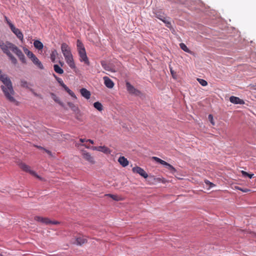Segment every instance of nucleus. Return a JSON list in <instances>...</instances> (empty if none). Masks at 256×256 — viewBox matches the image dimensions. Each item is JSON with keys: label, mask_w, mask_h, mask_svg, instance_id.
Wrapping results in <instances>:
<instances>
[{"label": "nucleus", "mask_w": 256, "mask_h": 256, "mask_svg": "<svg viewBox=\"0 0 256 256\" xmlns=\"http://www.w3.org/2000/svg\"><path fill=\"white\" fill-rule=\"evenodd\" d=\"M0 48L4 53L8 56L13 64H16L18 61L16 58L11 54L10 50L14 53L22 63L26 62L25 56L22 52L14 44L8 41L4 42L0 40Z\"/></svg>", "instance_id": "obj_1"}, {"label": "nucleus", "mask_w": 256, "mask_h": 256, "mask_svg": "<svg viewBox=\"0 0 256 256\" xmlns=\"http://www.w3.org/2000/svg\"><path fill=\"white\" fill-rule=\"evenodd\" d=\"M0 80L2 81L4 84L1 86L0 88L6 100L16 106L18 105V102L16 100L14 96L15 92L13 89L10 80L6 75L2 74L0 73Z\"/></svg>", "instance_id": "obj_2"}, {"label": "nucleus", "mask_w": 256, "mask_h": 256, "mask_svg": "<svg viewBox=\"0 0 256 256\" xmlns=\"http://www.w3.org/2000/svg\"><path fill=\"white\" fill-rule=\"evenodd\" d=\"M61 49L67 64L71 68H76V64L70 52V47L66 43H62L61 45Z\"/></svg>", "instance_id": "obj_3"}, {"label": "nucleus", "mask_w": 256, "mask_h": 256, "mask_svg": "<svg viewBox=\"0 0 256 256\" xmlns=\"http://www.w3.org/2000/svg\"><path fill=\"white\" fill-rule=\"evenodd\" d=\"M152 159L155 160L156 162H158L164 166H165L168 170H170L172 174H174L176 172V168L171 164L168 163L167 162L161 160L160 158L153 156Z\"/></svg>", "instance_id": "obj_4"}, {"label": "nucleus", "mask_w": 256, "mask_h": 256, "mask_svg": "<svg viewBox=\"0 0 256 256\" xmlns=\"http://www.w3.org/2000/svg\"><path fill=\"white\" fill-rule=\"evenodd\" d=\"M19 166L20 168L22 169L23 170L26 172H29L30 174L36 177L37 178H38V179H40V180H42V178L40 177V176H38L36 173L35 172H34V170H32L30 169V167L26 165V164H24V163H22V162H20V164H19Z\"/></svg>", "instance_id": "obj_5"}, {"label": "nucleus", "mask_w": 256, "mask_h": 256, "mask_svg": "<svg viewBox=\"0 0 256 256\" xmlns=\"http://www.w3.org/2000/svg\"><path fill=\"white\" fill-rule=\"evenodd\" d=\"M126 90L130 94L135 96H139L140 94V92L134 88L129 82H126Z\"/></svg>", "instance_id": "obj_6"}, {"label": "nucleus", "mask_w": 256, "mask_h": 256, "mask_svg": "<svg viewBox=\"0 0 256 256\" xmlns=\"http://www.w3.org/2000/svg\"><path fill=\"white\" fill-rule=\"evenodd\" d=\"M132 171L134 173L139 174L140 176L146 178L148 177V174L145 170L140 166H136L132 168Z\"/></svg>", "instance_id": "obj_7"}, {"label": "nucleus", "mask_w": 256, "mask_h": 256, "mask_svg": "<svg viewBox=\"0 0 256 256\" xmlns=\"http://www.w3.org/2000/svg\"><path fill=\"white\" fill-rule=\"evenodd\" d=\"M82 158L91 164H94L95 160L93 156L91 155V154L85 150L82 152Z\"/></svg>", "instance_id": "obj_8"}, {"label": "nucleus", "mask_w": 256, "mask_h": 256, "mask_svg": "<svg viewBox=\"0 0 256 256\" xmlns=\"http://www.w3.org/2000/svg\"><path fill=\"white\" fill-rule=\"evenodd\" d=\"M78 54L80 56V60L81 62H84L87 65H90V62H89L88 58L86 56V50L79 52Z\"/></svg>", "instance_id": "obj_9"}, {"label": "nucleus", "mask_w": 256, "mask_h": 256, "mask_svg": "<svg viewBox=\"0 0 256 256\" xmlns=\"http://www.w3.org/2000/svg\"><path fill=\"white\" fill-rule=\"evenodd\" d=\"M10 30L20 40L23 39V34L18 28H15L14 26H12Z\"/></svg>", "instance_id": "obj_10"}, {"label": "nucleus", "mask_w": 256, "mask_h": 256, "mask_svg": "<svg viewBox=\"0 0 256 256\" xmlns=\"http://www.w3.org/2000/svg\"><path fill=\"white\" fill-rule=\"evenodd\" d=\"M104 80V84L105 86L109 88H112L114 86V83L112 82V80L110 79L108 76H104L103 78Z\"/></svg>", "instance_id": "obj_11"}, {"label": "nucleus", "mask_w": 256, "mask_h": 256, "mask_svg": "<svg viewBox=\"0 0 256 256\" xmlns=\"http://www.w3.org/2000/svg\"><path fill=\"white\" fill-rule=\"evenodd\" d=\"M230 101L234 104H244V102L242 100L234 96H231L230 98Z\"/></svg>", "instance_id": "obj_12"}, {"label": "nucleus", "mask_w": 256, "mask_h": 256, "mask_svg": "<svg viewBox=\"0 0 256 256\" xmlns=\"http://www.w3.org/2000/svg\"><path fill=\"white\" fill-rule=\"evenodd\" d=\"M80 93L81 95L87 100L90 98V92L85 88H82L80 90Z\"/></svg>", "instance_id": "obj_13"}, {"label": "nucleus", "mask_w": 256, "mask_h": 256, "mask_svg": "<svg viewBox=\"0 0 256 256\" xmlns=\"http://www.w3.org/2000/svg\"><path fill=\"white\" fill-rule=\"evenodd\" d=\"M31 60L32 62L39 68L42 70L44 69L43 65L42 62L39 60L34 56L32 58Z\"/></svg>", "instance_id": "obj_14"}, {"label": "nucleus", "mask_w": 256, "mask_h": 256, "mask_svg": "<svg viewBox=\"0 0 256 256\" xmlns=\"http://www.w3.org/2000/svg\"><path fill=\"white\" fill-rule=\"evenodd\" d=\"M118 162L123 167H126L129 164L128 160L123 156H120L118 158Z\"/></svg>", "instance_id": "obj_15"}, {"label": "nucleus", "mask_w": 256, "mask_h": 256, "mask_svg": "<svg viewBox=\"0 0 256 256\" xmlns=\"http://www.w3.org/2000/svg\"><path fill=\"white\" fill-rule=\"evenodd\" d=\"M87 240L84 236H80L76 238V244L77 245H82L86 242Z\"/></svg>", "instance_id": "obj_16"}, {"label": "nucleus", "mask_w": 256, "mask_h": 256, "mask_svg": "<svg viewBox=\"0 0 256 256\" xmlns=\"http://www.w3.org/2000/svg\"><path fill=\"white\" fill-rule=\"evenodd\" d=\"M34 48L38 50L42 51V50L44 48L42 43L38 40H34Z\"/></svg>", "instance_id": "obj_17"}, {"label": "nucleus", "mask_w": 256, "mask_h": 256, "mask_svg": "<svg viewBox=\"0 0 256 256\" xmlns=\"http://www.w3.org/2000/svg\"><path fill=\"white\" fill-rule=\"evenodd\" d=\"M34 218L35 220L38 222H40L45 224H48V219L47 218H43L40 216H36Z\"/></svg>", "instance_id": "obj_18"}, {"label": "nucleus", "mask_w": 256, "mask_h": 256, "mask_svg": "<svg viewBox=\"0 0 256 256\" xmlns=\"http://www.w3.org/2000/svg\"><path fill=\"white\" fill-rule=\"evenodd\" d=\"M76 46H77V48H78V52L86 50L83 44L80 40H77Z\"/></svg>", "instance_id": "obj_19"}, {"label": "nucleus", "mask_w": 256, "mask_h": 256, "mask_svg": "<svg viewBox=\"0 0 256 256\" xmlns=\"http://www.w3.org/2000/svg\"><path fill=\"white\" fill-rule=\"evenodd\" d=\"M99 152L105 154H110L111 152L110 150L106 146H100Z\"/></svg>", "instance_id": "obj_20"}, {"label": "nucleus", "mask_w": 256, "mask_h": 256, "mask_svg": "<svg viewBox=\"0 0 256 256\" xmlns=\"http://www.w3.org/2000/svg\"><path fill=\"white\" fill-rule=\"evenodd\" d=\"M101 64H102V68L106 70L110 71V72H114V70H112L110 66L108 64H106L105 62L102 61L101 62Z\"/></svg>", "instance_id": "obj_21"}, {"label": "nucleus", "mask_w": 256, "mask_h": 256, "mask_svg": "<svg viewBox=\"0 0 256 256\" xmlns=\"http://www.w3.org/2000/svg\"><path fill=\"white\" fill-rule=\"evenodd\" d=\"M54 72L58 74H61L64 73V70L58 64H54Z\"/></svg>", "instance_id": "obj_22"}, {"label": "nucleus", "mask_w": 256, "mask_h": 256, "mask_svg": "<svg viewBox=\"0 0 256 256\" xmlns=\"http://www.w3.org/2000/svg\"><path fill=\"white\" fill-rule=\"evenodd\" d=\"M155 16L160 20H163L164 18L166 16L162 12H155Z\"/></svg>", "instance_id": "obj_23"}, {"label": "nucleus", "mask_w": 256, "mask_h": 256, "mask_svg": "<svg viewBox=\"0 0 256 256\" xmlns=\"http://www.w3.org/2000/svg\"><path fill=\"white\" fill-rule=\"evenodd\" d=\"M52 98L57 103H58L60 105L62 106V107H64V104L60 100L59 98L54 94H51Z\"/></svg>", "instance_id": "obj_24"}, {"label": "nucleus", "mask_w": 256, "mask_h": 256, "mask_svg": "<svg viewBox=\"0 0 256 256\" xmlns=\"http://www.w3.org/2000/svg\"><path fill=\"white\" fill-rule=\"evenodd\" d=\"M94 106L98 111H102L103 110V106L102 104L98 102H95L94 104Z\"/></svg>", "instance_id": "obj_25"}, {"label": "nucleus", "mask_w": 256, "mask_h": 256, "mask_svg": "<svg viewBox=\"0 0 256 256\" xmlns=\"http://www.w3.org/2000/svg\"><path fill=\"white\" fill-rule=\"evenodd\" d=\"M68 105L72 111L74 112L78 111V107L76 106L74 104L70 102H68Z\"/></svg>", "instance_id": "obj_26"}, {"label": "nucleus", "mask_w": 256, "mask_h": 256, "mask_svg": "<svg viewBox=\"0 0 256 256\" xmlns=\"http://www.w3.org/2000/svg\"><path fill=\"white\" fill-rule=\"evenodd\" d=\"M162 21L166 24V26L168 28H172L170 22L166 16Z\"/></svg>", "instance_id": "obj_27"}, {"label": "nucleus", "mask_w": 256, "mask_h": 256, "mask_svg": "<svg viewBox=\"0 0 256 256\" xmlns=\"http://www.w3.org/2000/svg\"><path fill=\"white\" fill-rule=\"evenodd\" d=\"M24 52L25 54L27 55V56L31 59L32 58L33 56H34L35 55L30 51L28 48H24Z\"/></svg>", "instance_id": "obj_28"}, {"label": "nucleus", "mask_w": 256, "mask_h": 256, "mask_svg": "<svg viewBox=\"0 0 256 256\" xmlns=\"http://www.w3.org/2000/svg\"><path fill=\"white\" fill-rule=\"evenodd\" d=\"M180 48L184 52H188V53H192L191 51L184 44L181 43L180 44Z\"/></svg>", "instance_id": "obj_29"}, {"label": "nucleus", "mask_w": 256, "mask_h": 256, "mask_svg": "<svg viewBox=\"0 0 256 256\" xmlns=\"http://www.w3.org/2000/svg\"><path fill=\"white\" fill-rule=\"evenodd\" d=\"M20 86L26 88H30V84L28 83L26 81L24 80H20Z\"/></svg>", "instance_id": "obj_30"}, {"label": "nucleus", "mask_w": 256, "mask_h": 256, "mask_svg": "<svg viewBox=\"0 0 256 256\" xmlns=\"http://www.w3.org/2000/svg\"><path fill=\"white\" fill-rule=\"evenodd\" d=\"M48 223H49V230L52 228V225H54V224L57 225V224H60V222L58 221L50 220H49Z\"/></svg>", "instance_id": "obj_31"}, {"label": "nucleus", "mask_w": 256, "mask_h": 256, "mask_svg": "<svg viewBox=\"0 0 256 256\" xmlns=\"http://www.w3.org/2000/svg\"><path fill=\"white\" fill-rule=\"evenodd\" d=\"M65 90L71 96H72V98H74L75 99H76V94H74V93L70 89H69V88L68 87V88H66V90Z\"/></svg>", "instance_id": "obj_32"}, {"label": "nucleus", "mask_w": 256, "mask_h": 256, "mask_svg": "<svg viewBox=\"0 0 256 256\" xmlns=\"http://www.w3.org/2000/svg\"><path fill=\"white\" fill-rule=\"evenodd\" d=\"M106 196H109V197H110V198H111L114 200H116V201H118V200H121V198H120V197H119L117 195H114V194H108Z\"/></svg>", "instance_id": "obj_33"}, {"label": "nucleus", "mask_w": 256, "mask_h": 256, "mask_svg": "<svg viewBox=\"0 0 256 256\" xmlns=\"http://www.w3.org/2000/svg\"><path fill=\"white\" fill-rule=\"evenodd\" d=\"M57 55V52L56 50H53L50 54V59L52 61L54 62H55L56 58Z\"/></svg>", "instance_id": "obj_34"}, {"label": "nucleus", "mask_w": 256, "mask_h": 256, "mask_svg": "<svg viewBox=\"0 0 256 256\" xmlns=\"http://www.w3.org/2000/svg\"><path fill=\"white\" fill-rule=\"evenodd\" d=\"M198 82L202 86H206L208 85V82L203 79L201 78H198L197 79Z\"/></svg>", "instance_id": "obj_35"}, {"label": "nucleus", "mask_w": 256, "mask_h": 256, "mask_svg": "<svg viewBox=\"0 0 256 256\" xmlns=\"http://www.w3.org/2000/svg\"><path fill=\"white\" fill-rule=\"evenodd\" d=\"M154 180L157 182H162V183H166V180L163 178H154Z\"/></svg>", "instance_id": "obj_36"}, {"label": "nucleus", "mask_w": 256, "mask_h": 256, "mask_svg": "<svg viewBox=\"0 0 256 256\" xmlns=\"http://www.w3.org/2000/svg\"><path fill=\"white\" fill-rule=\"evenodd\" d=\"M208 118L209 120L210 121V123L212 124V126H214L215 125V122L214 120V118H213V116L212 114H210L208 115Z\"/></svg>", "instance_id": "obj_37"}, {"label": "nucleus", "mask_w": 256, "mask_h": 256, "mask_svg": "<svg viewBox=\"0 0 256 256\" xmlns=\"http://www.w3.org/2000/svg\"><path fill=\"white\" fill-rule=\"evenodd\" d=\"M5 20L6 22V23L8 24L10 28L11 29V26H14V25L11 22L10 20L8 19V18L6 16L4 17Z\"/></svg>", "instance_id": "obj_38"}, {"label": "nucleus", "mask_w": 256, "mask_h": 256, "mask_svg": "<svg viewBox=\"0 0 256 256\" xmlns=\"http://www.w3.org/2000/svg\"><path fill=\"white\" fill-rule=\"evenodd\" d=\"M54 76L56 77V78L58 82V83L61 85V84H62L64 82L62 81V78H58L54 74Z\"/></svg>", "instance_id": "obj_39"}, {"label": "nucleus", "mask_w": 256, "mask_h": 256, "mask_svg": "<svg viewBox=\"0 0 256 256\" xmlns=\"http://www.w3.org/2000/svg\"><path fill=\"white\" fill-rule=\"evenodd\" d=\"M91 148L93 150H97V151L99 152L100 146H92Z\"/></svg>", "instance_id": "obj_40"}, {"label": "nucleus", "mask_w": 256, "mask_h": 256, "mask_svg": "<svg viewBox=\"0 0 256 256\" xmlns=\"http://www.w3.org/2000/svg\"><path fill=\"white\" fill-rule=\"evenodd\" d=\"M240 191L244 192H247L250 191V190L248 188H242L240 190Z\"/></svg>", "instance_id": "obj_41"}, {"label": "nucleus", "mask_w": 256, "mask_h": 256, "mask_svg": "<svg viewBox=\"0 0 256 256\" xmlns=\"http://www.w3.org/2000/svg\"><path fill=\"white\" fill-rule=\"evenodd\" d=\"M242 176H247L248 175V174L247 172H244V170L242 171Z\"/></svg>", "instance_id": "obj_42"}, {"label": "nucleus", "mask_w": 256, "mask_h": 256, "mask_svg": "<svg viewBox=\"0 0 256 256\" xmlns=\"http://www.w3.org/2000/svg\"><path fill=\"white\" fill-rule=\"evenodd\" d=\"M38 148H40V149H42V150H44L46 152L48 153V150L46 149V148H43L42 147L40 146H36Z\"/></svg>", "instance_id": "obj_43"}, {"label": "nucleus", "mask_w": 256, "mask_h": 256, "mask_svg": "<svg viewBox=\"0 0 256 256\" xmlns=\"http://www.w3.org/2000/svg\"><path fill=\"white\" fill-rule=\"evenodd\" d=\"M205 182H206V184H209L210 185V186H214V185L212 183V182H209V181H208V180L205 181Z\"/></svg>", "instance_id": "obj_44"}, {"label": "nucleus", "mask_w": 256, "mask_h": 256, "mask_svg": "<svg viewBox=\"0 0 256 256\" xmlns=\"http://www.w3.org/2000/svg\"><path fill=\"white\" fill-rule=\"evenodd\" d=\"M60 86H62L64 90H66V88H68V86L64 82L62 84H61Z\"/></svg>", "instance_id": "obj_45"}, {"label": "nucleus", "mask_w": 256, "mask_h": 256, "mask_svg": "<svg viewBox=\"0 0 256 256\" xmlns=\"http://www.w3.org/2000/svg\"><path fill=\"white\" fill-rule=\"evenodd\" d=\"M60 86H62L64 90H66V88H68V86L64 82L62 84H61Z\"/></svg>", "instance_id": "obj_46"}, {"label": "nucleus", "mask_w": 256, "mask_h": 256, "mask_svg": "<svg viewBox=\"0 0 256 256\" xmlns=\"http://www.w3.org/2000/svg\"><path fill=\"white\" fill-rule=\"evenodd\" d=\"M90 142L92 144H94V140H92L90 139L86 140V142Z\"/></svg>", "instance_id": "obj_47"}, {"label": "nucleus", "mask_w": 256, "mask_h": 256, "mask_svg": "<svg viewBox=\"0 0 256 256\" xmlns=\"http://www.w3.org/2000/svg\"><path fill=\"white\" fill-rule=\"evenodd\" d=\"M80 141L81 142H86V140L84 139V138H80Z\"/></svg>", "instance_id": "obj_48"}, {"label": "nucleus", "mask_w": 256, "mask_h": 256, "mask_svg": "<svg viewBox=\"0 0 256 256\" xmlns=\"http://www.w3.org/2000/svg\"><path fill=\"white\" fill-rule=\"evenodd\" d=\"M253 176H254V174H248V175L247 176H248V178H252Z\"/></svg>", "instance_id": "obj_49"}, {"label": "nucleus", "mask_w": 256, "mask_h": 256, "mask_svg": "<svg viewBox=\"0 0 256 256\" xmlns=\"http://www.w3.org/2000/svg\"><path fill=\"white\" fill-rule=\"evenodd\" d=\"M170 72H171L172 74L174 76V71L172 70V68H170Z\"/></svg>", "instance_id": "obj_50"}, {"label": "nucleus", "mask_w": 256, "mask_h": 256, "mask_svg": "<svg viewBox=\"0 0 256 256\" xmlns=\"http://www.w3.org/2000/svg\"><path fill=\"white\" fill-rule=\"evenodd\" d=\"M83 146H84L87 148H90V146H86V144H83Z\"/></svg>", "instance_id": "obj_51"}, {"label": "nucleus", "mask_w": 256, "mask_h": 256, "mask_svg": "<svg viewBox=\"0 0 256 256\" xmlns=\"http://www.w3.org/2000/svg\"><path fill=\"white\" fill-rule=\"evenodd\" d=\"M236 188L237 190H242V188H240V187H238H238H236Z\"/></svg>", "instance_id": "obj_52"}, {"label": "nucleus", "mask_w": 256, "mask_h": 256, "mask_svg": "<svg viewBox=\"0 0 256 256\" xmlns=\"http://www.w3.org/2000/svg\"><path fill=\"white\" fill-rule=\"evenodd\" d=\"M60 63L61 66H62V65L64 64V62H60Z\"/></svg>", "instance_id": "obj_53"}]
</instances>
